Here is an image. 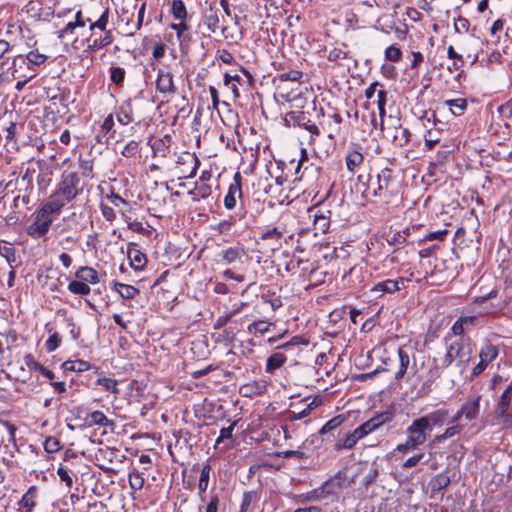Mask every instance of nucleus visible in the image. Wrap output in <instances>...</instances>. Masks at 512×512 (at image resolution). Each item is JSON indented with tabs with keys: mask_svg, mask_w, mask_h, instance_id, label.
<instances>
[{
	"mask_svg": "<svg viewBox=\"0 0 512 512\" xmlns=\"http://www.w3.org/2000/svg\"><path fill=\"white\" fill-rule=\"evenodd\" d=\"M472 356V348L470 344V339L467 338L464 340L460 338L451 342L447 346V351L444 356L440 359H433V363L436 369H446L448 368L455 360H457L456 365L461 369L467 367L471 360Z\"/></svg>",
	"mask_w": 512,
	"mask_h": 512,
	"instance_id": "1",
	"label": "nucleus"
},
{
	"mask_svg": "<svg viewBox=\"0 0 512 512\" xmlns=\"http://www.w3.org/2000/svg\"><path fill=\"white\" fill-rule=\"evenodd\" d=\"M407 438L404 443H400L396 447V451L407 454L416 450L419 446L423 445L430 431L426 422H423L420 417L414 419L406 429Z\"/></svg>",
	"mask_w": 512,
	"mask_h": 512,
	"instance_id": "2",
	"label": "nucleus"
},
{
	"mask_svg": "<svg viewBox=\"0 0 512 512\" xmlns=\"http://www.w3.org/2000/svg\"><path fill=\"white\" fill-rule=\"evenodd\" d=\"M53 222V214L41 207L35 215L34 221L28 226L27 234L34 239L43 238L47 235Z\"/></svg>",
	"mask_w": 512,
	"mask_h": 512,
	"instance_id": "3",
	"label": "nucleus"
},
{
	"mask_svg": "<svg viewBox=\"0 0 512 512\" xmlns=\"http://www.w3.org/2000/svg\"><path fill=\"white\" fill-rule=\"evenodd\" d=\"M392 170L384 168L377 175L376 186L373 188V195L383 198H391L398 193L397 183L392 177Z\"/></svg>",
	"mask_w": 512,
	"mask_h": 512,
	"instance_id": "4",
	"label": "nucleus"
},
{
	"mask_svg": "<svg viewBox=\"0 0 512 512\" xmlns=\"http://www.w3.org/2000/svg\"><path fill=\"white\" fill-rule=\"evenodd\" d=\"M365 97L367 99V109L375 106L380 115L385 114L387 93L381 83L377 81L371 83L365 90Z\"/></svg>",
	"mask_w": 512,
	"mask_h": 512,
	"instance_id": "5",
	"label": "nucleus"
},
{
	"mask_svg": "<svg viewBox=\"0 0 512 512\" xmlns=\"http://www.w3.org/2000/svg\"><path fill=\"white\" fill-rule=\"evenodd\" d=\"M309 131L308 144L312 147L314 153L319 157L327 156L334 148V136L332 134H322L320 130Z\"/></svg>",
	"mask_w": 512,
	"mask_h": 512,
	"instance_id": "6",
	"label": "nucleus"
},
{
	"mask_svg": "<svg viewBox=\"0 0 512 512\" xmlns=\"http://www.w3.org/2000/svg\"><path fill=\"white\" fill-rule=\"evenodd\" d=\"M57 190L65 199L72 201L82 191L78 173L64 172L62 175V181L59 183Z\"/></svg>",
	"mask_w": 512,
	"mask_h": 512,
	"instance_id": "7",
	"label": "nucleus"
},
{
	"mask_svg": "<svg viewBox=\"0 0 512 512\" xmlns=\"http://www.w3.org/2000/svg\"><path fill=\"white\" fill-rule=\"evenodd\" d=\"M180 179H188L194 177L200 164L198 157L194 153H182L176 162Z\"/></svg>",
	"mask_w": 512,
	"mask_h": 512,
	"instance_id": "8",
	"label": "nucleus"
},
{
	"mask_svg": "<svg viewBox=\"0 0 512 512\" xmlns=\"http://www.w3.org/2000/svg\"><path fill=\"white\" fill-rule=\"evenodd\" d=\"M354 480L347 482L346 473L339 471L333 477L326 480L321 486L325 499L337 496L345 487L350 485Z\"/></svg>",
	"mask_w": 512,
	"mask_h": 512,
	"instance_id": "9",
	"label": "nucleus"
},
{
	"mask_svg": "<svg viewBox=\"0 0 512 512\" xmlns=\"http://www.w3.org/2000/svg\"><path fill=\"white\" fill-rule=\"evenodd\" d=\"M151 147L154 157H166L170 152L172 145V136L170 134H162V131L152 134L147 141Z\"/></svg>",
	"mask_w": 512,
	"mask_h": 512,
	"instance_id": "10",
	"label": "nucleus"
},
{
	"mask_svg": "<svg viewBox=\"0 0 512 512\" xmlns=\"http://www.w3.org/2000/svg\"><path fill=\"white\" fill-rule=\"evenodd\" d=\"M498 356V348L491 344L486 343L483 345L479 351V363L473 368L471 373V378L479 376L488 366L489 363H491L493 360H495Z\"/></svg>",
	"mask_w": 512,
	"mask_h": 512,
	"instance_id": "11",
	"label": "nucleus"
},
{
	"mask_svg": "<svg viewBox=\"0 0 512 512\" xmlns=\"http://www.w3.org/2000/svg\"><path fill=\"white\" fill-rule=\"evenodd\" d=\"M156 89L164 97H170L176 94L177 88L174 84L171 72L159 69L156 78Z\"/></svg>",
	"mask_w": 512,
	"mask_h": 512,
	"instance_id": "12",
	"label": "nucleus"
},
{
	"mask_svg": "<svg viewBox=\"0 0 512 512\" xmlns=\"http://www.w3.org/2000/svg\"><path fill=\"white\" fill-rule=\"evenodd\" d=\"M242 177L239 172L234 175L233 183L230 184L228 193L224 198V205L227 209L231 210L236 206L237 198L242 197L241 188Z\"/></svg>",
	"mask_w": 512,
	"mask_h": 512,
	"instance_id": "13",
	"label": "nucleus"
},
{
	"mask_svg": "<svg viewBox=\"0 0 512 512\" xmlns=\"http://www.w3.org/2000/svg\"><path fill=\"white\" fill-rule=\"evenodd\" d=\"M449 416V411L444 408L437 409L432 411L424 416H421L420 419L423 422H426L429 431L431 432L434 427H441L447 421Z\"/></svg>",
	"mask_w": 512,
	"mask_h": 512,
	"instance_id": "14",
	"label": "nucleus"
},
{
	"mask_svg": "<svg viewBox=\"0 0 512 512\" xmlns=\"http://www.w3.org/2000/svg\"><path fill=\"white\" fill-rule=\"evenodd\" d=\"M256 130H241L238 134V145L242 150H255L260 148V142L256 140Z\"/></svg>",
	"mask_w": 512,
	"mask_h": 512,
	"instance_id": "15",
	"label": "nucleus"
},
{
	"mask_svg": "<svg viewBox=\"0 0 512 512\" xmlns=\"http://www.w3.org/2000/svg\"><path fill=\"white\" fill-rule=\"evenodd\" d=\"M508 47H502V51L498 48H490L488 45L486 47V56L480 60L482 66L485 67H493L494 65H500L503 62V54H507Z\"/></svg>",
	"mask_w": 512,
	"mask_h": 512,
	"instance_id": "16",
	"label": "nucleus"
},
{
	"mask_svg": "<svg viewBox=\"0 0 512 512\" xmlns=\"http://www.w3.org/2000/svg\"><path fill=\"white\" fill-rule=\"evenodd\" d=\"M87 51L96 52L104 47L109 46L113 42L112 31H105L103 35L99 37L96 34H92L88 40Z\"/></svg>",
	"mask_w": 512,
	"mask_h": 512,
	"instance_id": "17",
	"label": "nucleus"
},
{
	"mask_svg": "<svg viewBox=\"0 0 512 512\" xmlns=\"http://www.w3.org/2000/svg\"><path fill=\"white\" fill-rule=\"evenodd\" d=\"M451 483L450 477L442 472L436 474L434 477H432L428 483V488L430 489L432 496L438 495L442 492L445 488H447Z\"/></svg>",
	"mask_w": 512,
	"mask_h": 512,
	"instance_id": "18",
	"label": "nucleus"
},
{
	"mask_svg": "<svg viewBox=\"0 0 512 512\" xmlns=\"http://www.w3.org/2000/svg\"><path fill=\"white\" fill-rule=\"evenodd\" d=\"M477 316H463L454 322L451 327V334L454 336H462L466 329L478 324Z\"/></svg>",
	"mask_w": 512,
	"mask_h": 512,
	"instance_id": "19",
	"label": "nucleus"
},
{
	"mask_svg": "<svg viewBox=\"0 0 512 512\" xmlns=\"http://www.w3.org/2000/svg\"><path fill=\"white\" fill-rule=\"evenodd\" d=\"M37 493L38 489L36 486L29 487L18 502L19 508L24 512H32L37 505Z\"/></svg>",
	"mask_w": 512,
	"mask_h": 512,
	"instance_id": "20",
	"label": "nucleus"
},
{
	"mask_svg": "<svg viewBox=\"0 0 512 512\" xmlns=\"http://www.w3.org/2000/svg\"><path fill=\"white\" fill-rule=\"evenodd\" d=\"M70 201L69 199H65L64 196L56 190L42 207L47 209L51 214H58L66 203Z\"/></svg>",
	"mask_w": 512,
	"mask_h": 512,
	"instance_id": "21",
	"label": "nucleus"
},
{
	"mask_svg": "<svg viewBox=\"0 0 512 512\" xmlns=\"http://www.w3.org/2000/svg\"><path fill=\"white\" fill-rule=\"evenodd\" d=\"M480 399L481 396L468 398L462 405V413H464V417L467 420L472 421L478 418L480 411Z\"/></svg>",
	"mask_w": 512,
	"mask_h": 512,
	"instance_id": "22",
	"label": "nucleus"
},
{
	"mask_svg": "<svg viewBox=\"0 0 512 512\" xmlns=\"http://www.w3.org/2000/svg\"><path fill=\"white\" fill-rule=\"evenodd\" d=\"M243 84V79L237 74H224V86L231 91L233 100L240 97V86Z\"/></svg>",
	"mask_w": 512,
	"mask_h": 512,
	"instance_id": "23",
	"label": "nucleus"
},
{
	"mask_svg": "<svg viewBox=\"0 0 512 512\" xmlns=\"http://www.w3.org/2000/svg\"><path fill=\"white\" fill-rule=\"evenodd\" d=\"M79 216L73 212L69 216L64 217L62 219V223H58L55 226V230L59 229V234H66L69 232L76 233L79 230V223H78Z\"/></svg>",
	"mask_w": 512,
	"mask_h": 512,
	"instance_id": "24",
	"label": "nucleus"
},
{
	"mask_svg": "<svg viewBox=\"0 0 512 512\" xmlns=\"http://www.w3.org/2000/svg\"><path fill=\"white\" fill-rule=\"evenodd\" d=\"M364 437L363 431L357 427L354 431L347 433L341 442L336 443L335 449L338 451L342 449H352L356 443Z\"/></svg>",
	"mask_w": 512,
	"mask_h": 512,
	"instance_id": "25",
	"label": "nucleus"
},
{
	"mask_svg": "<svg viewBox=\"0 0 512 512\" xmlns=\"http://www.w3.org/2000/svg\"><path fill=\"white\" fill-rule=\"evenodd\" d=\"M127 257L130 260V266L136 271L142 270L146 266V255L135 247L128 248Z\"/></svg>",
	"mask_w": 512,
	"mask_h": 512,
	"instance_id": "26",
	"label": "nucleus"
},
{
	"mask_svg": "<svg viewBox=\"0 0 512 512\" xmlns=\"http://www.w3.org/2000/svg\"><path fill=\"white\" fill-rule=\"evenodd\" d=\"M403 283V278L399 280L387 279L381 282H378L371 288V292L379 293L383 295L384 293H393L400 289L399 283Z\"/></svg>",
	"mask_w": 512,
	"mask_h": 512,
	"instance_id": "27",
	"label": "nucleus"
},
{
	"mask_svg": "<svg viewBox=\"0 0 512 512\" xmlns=\"http://www.w3.org/2000/svg\"><path fill=\"white\" fill-rule=\"evenodd\" d=\"M204 25L207 27V29L211 33H216L219 29L220 24V18H219V12L212 6H210L205 14L203 19Z\"/></svg>",
	"mask_w": 512,
	"mask_h": 512,
	"instance_id": "28",
	"label": "nucleus"
},
{
	"mask_svg": "<svg viewBox=\"0 0 512 512\" xmlns=\"http://www.w3.org/2000/svg\"><path fill=\"white\" fill-rule=\"evenodd\" d=\"M86 422L88 426L113 427L115 425L113 420L108 419L103 412L98 410L88 414Z\"/></svg>",
	"mask_w": 512,
	"mask_h": 512,
	"instance_id": "29",
	"label": "nucleus"
},
{
	"mask_svg": "<svg viewBox=\"0 0 512 512\" xmlns=\"http://www.w3.org/2000/svg\"><path fill=\"white\" fill-rule=\"evenodd\" d=\"M75 277L84 281L85 283L97 284L99 282L97 271L89 266L80 267L76 271Z\"/></svg>",
	"mask_w": 512,
	"mask_h": 512,
	"instance_id": "30",
	"label": "nucleus"
},
{
	"mask_svg": "<svg viewBox=\"0 0 512 512\" xmlns=\"http://www.w3.org/2000/svg\"><path fill=\"white\" fill-rule=\"evenodd\" d=\"M386 132L385 137L390 139L396 146H403L406 144L410 137L409 130H384Z\"/></svg>",
	"mask_w": 512,
	"mask_h": 512,
	"instance_id": "31",
	"label": "nucleus"
},
{
	"mask_svg": "<svg viewBox=\"0 0 512 512\" xmlns=\"http://www.w3.org/2000/svg\"><path fill=\"white\" fill-rule=\"evenodd\" d=\"M170 28L175 31L177 39L182 45L183 43H187L190 41L189 25L186 21H179L178 23L170 24Z\"/></svg>",
	"mask_w": 512,
	"mask_h": 512,
	"instance_id": "32",
	"label": "nucleus"
},
{
	"mask_svg": "<svg viewBox=\"0 0 512 512\" xmlns=\"http://www.w3.org/2000/svg\"><path fill=\"white\" fill-rule=\"evenodd\" d=\"M212 193L211 186L207 183L196 182L195 187L189 191L193 201H199L209 197Z\"/></svg>",
	"mask_w": 512,
	"mask_h": 512,
	"instance_id": "33",
	"label": "nucleus"
},
{
	"mask_svg": "<svg viewBox=\"0 0 512 512\" xmlns=\"http://www.w3.org/2000/svg\"><path fill=\"white\" fill-rule=\"evenodd\" d=\"M240 131L241 130H225V133L219 135V139L227 148L237 151L238 134H240Z\"/></svg>",
	"mask_w": 512,
	"mask_h": 512,
	"instance_id": "34",
	"label": "nucleus"
},
{
	"mask_svg": "<svg viewBox=\"0 0 512 512\" xmlns=\"http://www.w3.org/2000/svg\"><path fill=\"white\" fill-rule=\"evenodd\" d=\"M398 358H399V369L395 373V379L400 380L404 377L407 372L408 366L410 364V358L408 353L403 349H398Z\"/></svg>",
	"mask_w": 512,
	"mask_h": 512,
	"instance_id": "35",
	"label": "nucleus"
},
{
	"mask_svg": "<svg viewBox=\"0 0 512 512\" xmlns=\"http://www.w3.org/2000/svg\"><path fill=\"white\" fill-rule=\"evenodd\" d=\"M171 14L177 21H186L188 18L187 8L182 0H173L171 4Z\"/></svg>",
	"mask_w": 512,
	"mask_h": 512,
	"instance_id": "36",
	"label": "nucleus"
},
{
	"mask_svg": "<svg viewBox=\"0 0 512 512\" xmlns=\"http://www.w3.org/2000/svg\"><path fill=\"white\" fill-rule=\"evenodd\" d=\"M286 360L287 358L283 353H273L270 357H268L266 361V372H274L276 369L280 368L286 362Z\"/></svg>",
	"mask_w": 512,
	"mask_h": 512,
	"instance_id": "37",
	"label": "nucleus"
},
{
	"mask_svg": "<svg viewBox=\"0 0 512 512\" xmlns=\"http://www.w3.org/2000/svg\"><path fill=\"white\" fill-rule=\"evenodd\" d=\"M114 289L124 299H133L137 294H139V290L136 287L120 282L114 283Z\"/></svg>",
	"mask_w": 512,
	"mask_h": 512,
	"instance_id": "38",
	"label": "nucleus"
},
{
	"mask_svg": "<svg viewBox=\"0 0 512 512\" xmlns=\"http://www.w3.org/2000/svg\"><path fill=\"white\" fill-rule=\"evenodd\" d=\"M65 371L84 372L90 369V364L84 360H67L62 364Z\"/></svg>",
	"mask_w": 512,
	"mask_h": 512,
	"instance_id": "39",
	"label": "nucleus"
},
{
	"mask_svg": "<svg viewBox=\"0 0 512 512\" xmlns=\"http://www.w3.org/2000/svg\"><path fill=\"white\" fill-rule=\"evenodd\" d=\"M445 104L456 116L462 115L467 108V100L464 98L446 100Z\"/></svg>",
	"mask_w": 512,
	"mask_h": 512,
	"instance_id": "40",
	"label": "nucleus"
},
{
	"mask_svg": "<svg viewBox=\"0 0 512 512\" xmlns=\"http://www.w3.org/2000/svg\"><path fill=\"white\" fill-rule=\"evenodd\" d=\"M463 429V426L460 424H452L451 426L447 427L444 431V433L440 435H436L434 438L435 443H442L445 440L452 438L456 435H458Z\"/></svg>",
	"mask_w": 512,
	"mask_h": 512,
	"instance_id": "41",
	"label": "nucleus"
},
{
	"mask_svg": "<svg viewBox=\"0 0 512 512\" xmlns=\"http://www.w3.org/2000/svg\"><path fill=\"white\" fill-rule=\"evenodd\" d=\"M109 22V9L105 8L102 12V14L99 16V18L95 22H90L89 29L91 31H94L95 29H98L105 33L107 30V25Z\"/></svg>",
	"mask_w": 512,
	"mask_h": 512,
	"instance_id": "42",
	"label": "nucleus"
},
{
	"mask_svg": "<svg viewBox=\"0 0 512 512\" xmlns=\"http://www.w3.org/2000/svg\"><path fill=\"white\" fill-rule=\"evenodd\" d=\"M68 290L76 295L86 296L91 292V288L82 280L71 281L68 285Z\"/></svg>",
	"mask_w": 512,
	"mask_h": 512,
	"instance_id": "43",
	"label": "nucleus"
},
{
	"mask_svg": "<svg viewBox=\"0 0 512 512\" xmlns=\"http://www.w3.org/2000/svg\"><path fill=\"white\" fill-rule=\"evenodd\" d=\"M363 155L361 152L357 150H353L348 153L346 156V166L347 169L351 172L355 170L356 167H358L363 162Z\"/></svg>",
	"mask_w": 512,
	"mask_h": 512,
	"instance_id": "44",
	"label": "nucleus"
},
{
	"mask_svg": "<svg viewBox=\"0 0 512 512\" xmlns=\"http://www.w3.org/2000/svg\"><path fill=\"white\" fill-rule=\"evenodd\" d=\"M26 59L28 62V67L32 66H41L43 65L48 57L45 54L40 53L38 50H32L26 55Z\"/></svg>",
	"mask_w": 512,
	"mask_h": 512,
	"instance_id": "45",
	"label": "nucleus"
},
{
	"mask_svg": "<svg viewBox=\"0 0 512 512\" xmlns=\"http://www.w3.org/2000/svg\"><path fill=\"white\" fill-rule=\"evenodd\" d=\"M299 498L302 503L325 500V497L320 487L299 495Z\"/></svg>",
	"mask_w": 512,
	"mask_h": 512,
	"instance_id": "46",
	"label": "nucleus"
},
{
	"mask_svg": "<svg viewBox=\"0 0 512 512\" xmlns=\"http://www.w3.org/2000/svg\"><path fill=\"white\" fill-rule=\"evenodd\" d=\"M219 256L225 263L231 264L240 258L241 250L237 247H229L226 250L221 251Z\"/></svg>",
	"mask_w": 512,
	"mask_h": 512,
	"instance_id": "47",
	"label": "nucleus"
},
{
	"mask_svg": "<svg viewBox=\"0 0 512 512\" xmlns=\"http://www.w3.org/2000/svg\"><path fill=\"white\" fill-rule=\"evenodd\" d=\"M394 416V411L392 409H387L381 413L376 414L371 419L373 420L378 429L385 423L391 422L394 419Z\"/></svg>",
	"mask_w": 512,
	"mask_h": 512,
	"instance_id": "48",
	"label": "nucleus"
},
{
	"mask_svg": "<svg viewBox=\"0 0 512 512\" xmlns=\"http://www.w3.org/2000/svg\"><path fill=\"white\" fill-rule=\"evenodd\" d=\"M285 233V229L281 227H273L261 233L262 240H275L279 241Z\"/></svg>",
	"mask_w": 512,
	"mask_h": 512,
	"instance_id": "49",
	"label": "nucleus"
},
{
	"mask_svg": "<svg viewBox=\"0 0 512 512\" xmlns=\"http://www.w3.org/2000/svg\"><path fill=\"white\" fill-rule=\"evenodd\" d=\"M75 24H76L75 21H70L62 29L58 30L57 31L58 39L64 41V40H69V39L73 38L75 29L77 27H79L78 25H75Z\"/></svg>",
	"mask_w": 512,
	"mask_h": 512,
	"instance_id": "50",
	"label": "nucleus"
},
{
	"mask_svg": "<svg viewBox=\"0 0 512 512\" xmlns=\"http://www.w3.org/2000/svg\"><path fill=\"white\" fill-rule=\"evenodd\" d=\"M344 416L338 415L327 421L323 427L319 430L320 435H324L328 432H331L332 430L339 427L344 422Z\"/></svg>",
	"mask_w": 512,
	"mask_h": 512,
	"instance_id": "51",
	"label": "nucleus"
},
{
	"mask_svg": "<svg viewBox=\"0 0 512 512\" xmlns=\"http://www.w3.org/2000/svg\"><path fill=\"white\" fill-rule=\"evenodd\" d=\"M385 59L390 62H398L402 57V51L397 44H392L385 49Z\"/></svg>",
	"mask_w": 512,
	"mask_h": 512,
	"instance_id": "52",
	"label": "nucleus"
},
{
	"mask_svg": "<svg viewBox=\"0 0 512 512\" xmlns=\"http://www.w3.org/2000/svg\"><path fill=\"white\" fill-rule=\"evenodd\" d=\"M505 25L504 19H497L493 22L492 26L489 29L490 35L495 37L493 44L498 46L500 42V33L503 31Z\"/></svg>",
	"mask_w": 512,
	"mask_h": 512,
	"instance_id": "53",
	"label": "nucleus"
},
{
	"mask_svg": "<svg viewBox=\"0 0 512 512\" xmlns=\"http://www.w3.org/2000/svg\"><path fill=\"white\" fill-rule=\"evenodd\" d=\"M272 325H273L272 323L264 321V320L254 321L253 323H251L248 326V332L249 333L254 332V333L264 334V333H266V332H268L270 330V327Z\"/></svg>",
	"mask_w": 512,
	"mask_h": 512,
	"instance_id": "54",
	"label": "nucleus"
},
{
	"mask_svg": "<svg viewBox=\"0 0 512 512\" xmlns=\"http://www.w3.org/2000/svg\"><path fill=\"white\" fill-rule=\"evenodd\" d=\"M211 471V466L209 464H206L203 466L199 478L198 483V489L200 494L204 493L207 490L208 483H209V475Z\"/></svg>",
	"mask_w": 512,
	"mask_h": 512,
	"instance_id": "55",
	"label": "nucleus"
},
{
	"mask_svg": "<svg viewBox=\"0 0 512 512\" xmlns=\"http://www.w3.org/2000/svg\"><path fill=\"white\" fill-rule=\"evenodd\" d=\"M62 342V336L58 332H53L45 342V348L48 353L55 351Z\"/></svg>",
	"mask_w": 512,
	"mask_h": 512,
	"instance_id": "56",
	"label": "nucleus"
},
{
	"mask_svg": "<svg viewBox=\"0 0 512 512\" xmlns=\"http://www.w3.org/2000/svg\"><path fill=\"white\" fill-rule=\"evenodd\" d=\"M130 488L134 491L142 489L144 478L139 472H131L128 476Z\"/></svg>",
	"mask_w": 512,
	"mask_h": 512,
	"instance_id": "57",
	"label": "nucleus"
},
{
	"mask_svg": "<svg viewBox=\"0 0 512 512\" xmlns=\"http://www.w3.org/2000/svg\"><path fill=\"white\" fill-rule=\"evenodd\" d=\"M96 384L102 386L106 391L114 394H117L119 391L117 388V381L112 378H99Z\"/></svg>",
	"mask_w": 512,
	"mask_h": 512,
	"instance_id": "58",
	"label": "nucleus"
},
{
	"mask_svg": "<svg viewBox=\"0 0 512 512\" xmlns=\"http://www.w3.org/2000/svg\"><path fill=\"white\" fill-rule=\"evenodd\" d=\"M118 450L115 448L105 447L98 449L96 453V458L108 460L109 462H112L113 459L116 457Z\"/></svg>",
	"mask_w": 512,
	"mask_h": 512,
	"instance_id": "59",
	"label": "nucleus"
},
{
	"mask_svg": "<svg viewBox=\"0 0 512 512\" xmlns=\"http://www.w3.org/2000/svg\"><path fill=\"white\" fill-rule=\"evenodd\" d=\"M240 308L234 309L232 311H229L228 313L221 315L217 318V320L214 323V329H220L224 327L231 319L239 313Z\"/></svg>",
	"mask_w": 512,
	"mask_h": 512,
	"instance_id": "60",
	"label": "nucleus"
},
{
	"mask_svg": "<svg viewBox=\"0 0 512 512\" xmlns=\"http://www.w3.org/2000/svg\"><path fill=\"white\" fill-rule=\"evenodd\" d=\"M0 255L7 260L10 267L14 266L13 264L16 262V250L14 247H12V246L0 247Z\"/></svg>",
	"mask_w": 512,
	"mask_h": 512,
	"instance_id": "61",
	"label": "nucleus"
},
{
	"mask_svg": "<svg viewBox=\"0 0 512 512\" xmlns=\"http://www.w3.org/2000/svg\"><path fill=\"white\" fill-rule=\"evenodd\" d=\"M44 449L47 453H55L61 449L60 441L53 436H49L44 441Z\"/></svg>",
	"mask_w": 512,
	"mask_h": 512,
	"instance_id": "62",
	"label": "nucleus"
},
{
	"mask_svg": "<svg viewBox=\"0 0 512 512\" xmlns=\"http://www.w3.org/2000/svg\"><path fill=\"white\" fill-rule=\"evenodd\" d=\"M71 474V470L64 466H60L57 469V475L59 476L60 480L66 484L68 488H71L73 485V478Z\"/></svg>",
	"mask_w": 512,
	"mask_h": 512,
	"instance_id": "63",
	"label": "nucleus"
},
{
	"mask_svg": "<svg viewBox=\"0 0 512 512\" xmlns=\"http://www.w3.org/2000/svg\"><path fill=\"white\" fill-rule=\"evenodd\" d=\"M407 231H399L394 233L391 237L387 238V242L390 245L400 247L406 243Z\"/></svg>",
	"mask_w": 512,
	"mask_h": 512,
	"instance_id": "64",
	"label": "nucleus"
}]
</instances>
